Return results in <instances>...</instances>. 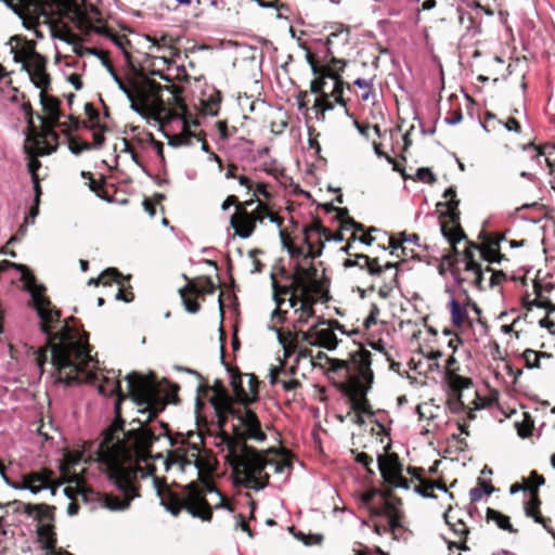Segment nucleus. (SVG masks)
<instances>
[{
  "label": "nucleus",
  "instance_id": "1",
  "mask_svg": "<svg viewBox=\"0 0 555 555\" xmlns=\"http://www.w3.org/2000/svg\"><path fill=\"white\" fill-rule=\"evenodd\" d=\"M46 336V346L37 351L36 362L43 371L46 364L52 367L55 382L70 385L74 382L90 383L96 386L103 396L117 395L115 402L116 420L104 433L100 442H92L88 449L73 462L94 461L105 469L108 479L119 490V495H104L103 505L109 511H124L138 496L134 481L137 479V462L150 456L153 442L157 439L154 428L149 426L166 406L159 397L156 383L137 373L126 376L129 396L138 408V414L131 422L137 427L124 430L120 417V383L115 371L102 373L98 360L90 354V347L79 330L66 320L61 322V312L56 320L51 321Z\"/></svg>",
  "mask_w": 555,
  "mask_h": 555
},
{
  "label": "nucleus",
  "instance_id": "2",
  "mask_svg": "<svg viewBox=\"0 0 555 555\" xmlns=\"http://www.w3.org/2000/svg\"><path fill=\"white\" fill-rule=\"evenodd\" d=\"M230 384L234 399L220 382L211 388L209 399L221 428L229 415L233 420V436L222 434V442L228 451L224 459L238 482L247 489L259 491L263 489V482L259 481L263 461L256 449L246 444L247 440L263 442L267 439L257 414L248 408L257 398L258 383L254 375L232 373Z\"/></svg>",
  "mask_w": 555,
  "mask_h": 555
},
{
  "label": "nucleus",
  "instance_id": "3",
  "mask_svg": "<svg viewBox=\"0 0 555 555\" xmlns=\"http://www.w3.org/2000/svg\"><path fill=\"white\" fill-rule=\"evenodd\" d=\"M153 486L160 504L173 516H178L181 509L185 508L193 517L210 520L211 508L205 499V492L216 494L218 498V502L215 504L216 507L225 505L224 498L209 483L201 488L197 483L191 482L182 488L180 494L168 489L157 477H153Z\"/></svg>",
  "mask_w": 555,
  "mask_h": 555
},
{
  "label": "nucleus",
  "instance_id": "4",
  "mask_svg": "<svg viewBox=\"0 0 555 555\" xmlns=\"http://www.w3.org/2000/svg\"><path fill=\"white\" fill-rule=\"evenodd\" d=\"M119 89L126 94L130 101V107L137 113L146 112L152 118L160 125L170 124L173 120L181 121L182 128L185 127L183 115L185 106L178 93L172 92L168 87L157 86V92L166 90L169 96L165 101L162 94L149 96L143 90H140L133 83L121 81Z\"/></svg>",
  "mask_w": 555,
  "mask_h": 555
},
{
  "label": "nucleus",
  "instance_id": "5",
  "mask_svg": "<svg viewBox=\"0 0 555 555\" xmlns=\"http://www.w3.org/2000/svg\"><path fill=\"white\" fill-rule=\"evenodd\" d=\"M274 279V275H272ZM273 299L276 308L273 310L271 318L278 323L283 321L281 307L284 302L282 295H289L288 302L291 308L298 306V298L315 297L320 292V283L317 279V269L313 266L305 267L297 264L291 276L288 285L280 286L273 280Z\"/></svg>",
  "mask_w": 555,
  "mask_h": 555
},
{
  "label": "nucleus",
  "instance_id": "6",
  "mask_svg": "<svg viewBox=\"0 0 555 555\" xmlns=\"http://www.w3.org/2000/svg\"><path fill=\"white\" fill-rule=\"evenodd\" d=\"M9 268H15L22 273V280L25 282V286L30 293L31 301L39 319V327L41 332H48L51 321L57 319L59 310L52 306L50 299L44 296V286L36 283L35 276L24 264L14 263L9 260L0 262V273Z\"/></svg>",
  "mask_w": 555,
  "mask_h": 555
},
{
  "label": "nucleus",
  "instance_id": "7",
  "mask_svg": "<svg viewBox=\"0 0 555 555\" xmlns=\"http://www.w3.org/2000/svg\"><path fill=\"white\" fill-rule=\"evenodd\" d=\"M343 89L344 83L339 75L333 73L332 69H326V73L321 74V76H318L311 81V92L322 94V98L317 99L314 103V106L321 111L322 115L324 112L334 108L333 103L327 100L330 95L333 96L338 104L346 105L343 98Z\"/></svg>",
  "mask_w": 555,
  "mask_h": 555
},
{
  "label": "nucleus",
  "instance_id": "8",
  "mask_svg": "<svg viewBox=\"0 0 555 555\" xmlns=\"http://www.w3.org/2000/svg\"><path fill=\"white\" fill-rule=\"evenodd\" d=\"M371 364V352L364 349L351 353L348 361L330 359V370L333 372L344 371V377L347 379L346 384H350L360 378L369 382L373 379L374 374Z\"/></svg>",
  "mask_w": 555,
  "mask_h": 555
},
{
  "label": "nucleus",
  "instance_id": "9",
  "mask_svg": "<svg viewBox=\"0 0 555 555\" xmlns=\"http://www.w3.org/2000/svg\"><path fill=\"white\" fill-rule=\"evenodd\" d=\"M8 505L22 506L24 514L38 520L39 525L37 527V534L39 541L42 543V547L46 551L54 550L56 544L55 533L53 531V526L50 522H47L53 519L52 507L43 504H26L20 501H14Z\"/></svg>",
  "mask_w": 555,
  "mask_h": 555
},
{
  "label": "nucleus",
  "instance_id": "10",
  "mask_svg": "<svg viewBox=\"0 0 555 555\" xmlns=\"http://www.w3.org/2000/svg\"><path fill=\"white\" fill-rule=\"evenodd\" d=\"M325 322H319L312 325L308 331L301 333V339L310 346L334 350L338 345L335 330L341 333L345 331L337 321L330 322L328 326H323Z\"/></svg>",
  "mask_w": 555,
  "mask_h": 555
},
{
  "label": "nucleus",
  "instance_id": "11",
  "mask_svg": "<svg viewBox=\"0 0 555 555\" xmlns=\"http://www.w3.org/2000/svg\"><path fill=\"white\" fill-rule=\"evenodd\" d=\"M378 469L383 479L393 488H410L409 480L402 476V466L396 454H379L377 457Z\"/></svg>",
  "mask_w": 555,
  "mask_h": 555
},
{
  "label": "nucleus",
  "instance_id": "12",
  "mask_svg": "<svg viewBox=\"0 0 555 555\" xmlns=\"http://www.w3.org/2000/svg\"><path fill=\"white\" fill-rule=\"evenodd\" d=\"M373 380L374 378L371 379L370 382L362 380V378H360L356 382H351L350 384L344 385V391L348 396L352 409L359 414L371 413L366 395L372 387Z\"/></svg>",
  "mask_w": 555,
  "mask_h": 555
},
{
  "label": "nucleus",
  "instance_id": "13",
  "mask_svg": "<svg viewBox=\"0 0 555 555\" xmlns=\"http://www.w3.org/2000/svg\"><path fill=\"white\" fill-rule=\"evenodd\" d=\"M10 53L13 55V61L22 65V68L29 66V63L35 59V55H40L36 52V43L33 40H27L22 36H13L7 42Z\"/></svg>",
  "mask_w": 555,
  "mask_h": 555
},
{
  "label": "nucleus",
  "instance_id": "14",
  "mask_svg": "<svg viewBox=\"0 0 555 555\" xmlns=\"http://www.w3.org/2000/svg\"><path fill=\"white\" fill-rule=\"evenodd\" d=\"M464 264L466 276H461L457 270H452V275L456 283L461 285L464 282H468L478 289H483L485 270L474 260L469 248L465 251Z\"/></svg>",
  "mask_w": 555,
  "mask_h": 555
},
{
  "label": "nucleus",
  "instance_id": "15",
  "mask_svg": "<svg viewBox=\"0 0 555 555\" xmlns=\"http://www.w3.org/2000/svg\"><path fill=\"white\" fill-rule=\"evenodd\" d=\"M344 267H358L361 270H366L372 276H382L387 271H393V279L397 276L396 264L387 262L384 266H380L377 259H371L364 254H357L353 258L346 259Z\"/></svg>",
  "mask_w": 555,
  "mask_h": 555
},
{
  "label": "nucleus",
  "instance_id": "16",
  "mask_svg": "<svg viewBox=\"0 0 555 555\" xmlns=\"http://www.w3.org/2000/svg\"><path fill=\"white\" fill-rule=\"evenodd\" d=\"M47 61L42 55H35V59L29 63V66L22 68L27 72L34 85L44 91L50 85L49 75L46 72Z\"/></svg>",
  "mask_w": 555,
  "mask_h": 555
},
{
  "label": "nucleus",
  "instance_id": "17",
  "mask_svg": "<svg viewBox=\"0 0 555 555\" xmlns=\"http://www.w3.org/2000/svg\"><path fill=\"white\" fill-rule=\"evenodd\" d=\"M525 152L528 154L533 164H535L539 168H548L555 164V147L545 145L542 149L537 147L535 145L528 144L525 146Z\"/></svg>",
  "mask_w": 555,
  "mask_h": 555
},
{
  "label": "nucleus",
  "instance_id": "18",
  "mask_svg": "<svg viewBox=\"0 0 555 555\" xmlns=\"http://www.w3.org/2000/svg\"><path fill=\"white\" fill-rule=\"evenodd\" d=\"M230 221L231 225L235 230V233L241 238H248L256 228L246 208L242 209L237 207V211L233 216H231Z\"/></svg>",
  "mask_w": 555,
  "mask_h": 555
},
{
  "label": "nucleus",
  "instance_id": "19",
  "mask_svg": "<svg viewBox=\"0 0 555 555\" xmlns=\"http://www.w3.org/2000/svg\"><path fill=\"white\" fill-rule=\"evenodd\" d=\"M40 102L46 113V117L42 118V122L46 128H52L60 121L61 113L59 109V100L46 94L43 91L40 93Z\"/></svg>",
  "mask_w": 555,
  "mask_h": 555
},
{
  "label": "nucleus",
  "instance_id": "20",
  "mask_svg": "<svg viewBox=\"0 0 555 555\" xmlns=\"http://www.w3.org/2000/svg\"><path fill=\"white\" fill-rule=\"evenodd\" d=\"M260 459L263 461V467L261 474H259V481L263 482V488L267 487L269 481V474L266 472L268 466L272 467L275 474L284 475L287 478L292 470V462L288 459H282L280 461H270L260 454Z\"/></svg>",
  "mask_w": 555,
  "mask_h": 555
},
{
  "label": "nucleus",
  "instance_id": "21",
  "mask_svg": "<svg viewBox=\"0 0 555 555\" xmlns=\"http://www.w3.org/2000/svg\"><path fill=\"white\" fill-rule=\"evenodd\" d=\"M27 490L37 494L42 490L52 489L51 474L47 470L33 472L25 475Z\"/></svg>",
  "mask_w": 555,
  "mask_h": 555
},
{
  "label": "nucleus",
  "instance_id": "22",
  "mask_svg": "<svg viewBox=\"0 0 555 555\" xmlns=\"http://www.w3.org/2000/svg\"><path fill=\"white\" fill-rule=\"evenodd\" d=\"M383 513L386 516V524H377L375 525V530L377 533L383 531H390L395 538H397V532L401 529L400 515L398 511L392 508L391 506H384Z\"/></svg>",
  "mask_w": 555,
  "mask_h": 555
},
{
  "label": "nucleus",
  "instance_id": "23",
  "mask_svg": "<svg viewBox=\"0 0 555 555\" xmlns=\"http://www.w3.org/2000/svg\"><path fill=\"white\" fill-rule=\"evenodd\" d=\"M503 240V237H499L495 240H490L486 243H483L480 247L476 245H472L473 248L479 249L481 257L488 261V262H500L501 261V254H500V242Z\"/></svg>",
  "mask_w": 555,
  "mask_h": 555
},
{
  "label": "nucleus",
  "instance_id": "24",
  "mask_svg": "<svg viewBox=\"0 0 555 555\" xmlns=\"http://www.w3.org/2000/svg\"><path fill=\"white\" fill-rule=\"evenodd\" d=\"M448 308L450 310L452 324L455 327H462L468 318L466 305L460 304L453 296H451L448 301Z\"/></svg>",
  "mask_w": 555,
  "mask_h": 555
},
{
  "label": "nucleus",
  "instance_id": "25",
  "mask_svg": "<svg viewBox=\"0 0 555 555\" xmlns=\"http://www.w3.org/2000/svg\"><path fill=\"white\" fill-rule=\"evenodd\" d=\"M315 297L298 298V305L294 308L297 314L296 322L299 324H307L311 318L314 317L313 304Z\"/></svg>",
  "mask_w": 555,
  "mask_h": 555
},
{
  "label": "nucleus",
  "instance_id": "26",
  "mask_svg": "<svg viewBox=\"0 0 555 555\" xmlns=\"http://www.w3.org/2000/svg\"><path fill=\"white\" fill-rule=\"evenodd\" d=\"M305 244L307 245V253L305 255L306 258L314 259L321 255V249H315L312 243L310 242V233L315 232L319 235H325V240L330 241V237L326 235V229L321 224H312L308 228H305Z\"/></svg>",
  "mask_w": 555,
  "mask_h": 555
},
{
  "label": "nucleus",
  "instance_id": "27",
  "mask_svg": "<svg viewBox=\"0 0 555 555\" xmlns=\"http://www.w3.org/2000/svg\"><path fill=\"white\" fill-rule=\"evenodd\" d=\"M539 498L537 493L532 491L530 500L525 505L526 516L533 518L535 522L541 524L543 527H546V519L539 514Z\"/></svg>",
  "mask_w": 555,
  "mask_h": 555
},
{
  "label": "nucleus",
  "instance_id": "28",
  "mask_svg": "<svg viewBox=\"0 0 555 555\" xmlns=\"http://www.w3.org/2000/svg\"><path fill=\"white\" fill-rule=\"evenodd\" d=\"M25 150L28 153V155L30 156L27 167H28V171L30 172L31 179H33L35 177H38L37 170L41 166L40 162L35 156L50 154L53 151V149L43 150L39 146H36V149H34V151H33L28 146H25Z\"/></svg>",
  "mask_w": 555,
  "mask_h": 555
},
{
  "label": "nucleus",
  "instance_id": "29",
  "mask_svg": "<svg viewBox=\"0 0 555 555\" xmlns=\"http://www.w3.org/2000/svg\"><path fill=\"white\" fill-rule=\"evenodd\" d=\"M121 275L115 268H108L105 271L102 272V274L98 278H91L88 281V285H95L98 286L100 283L103 285H107L109 281L116 282L118 285H122L121 283Z\"/></svg>",
  "mask_w": 555,
  "mask_h": 555
},
{
  "label": "nucleus",
  "instance_id": "30",
  "mask_svg": "<svg viewBox=\"0 0 555 555\" xmlns=\"http://www.w3.org/2000/svg\"><path fill=\"white\" fill-rule=\"evenodd\" d=\"M443 197L447 199L446 202V206H447V211L446 214L450 217V219L455 222L457 219H459V216H460V212L457 210V206H459V201H456V193L455 191L450 188L448 190L444 191L443 193Z\"/></svg>",
  "mask_w": 555,
  "mask_h": 555
},
{
  "label": "nucleus",
  "instance_id": "31",
  "mask_svg": "<svg viewBox=\"0 0 555 555\" xmlns=\"http://www.w3.org/2000/svg\"><path fill=\"white\" fill-rule=\"evenodd\" d=\"M254 204H257L256 207L248 211L249 217L251 218V221L256 225L257 222H262L266 219L268 207L266 204H263L260 201H256L254 198L245 202V207H251Z\"/></svg>",
  "mask_w": 555,
  "mask_h": 555
},
{
  "label": "nucleus",
  "instance_id": "32",
  "mask_svg": "<svg viewBox=\"0 0 555 555\" xmlns=\"http://www.w3.org/2000/svg\"><path fill=\"white\" fill-rule=\"evenodd\" d=\"M487 519L493 520L496 522L498 527L509 531V532H516V530L513 528V526L509 522V517L503 515L502 513L494 511L492 508L487 509Z\"/></svg>",
  "mask_w": 555,
  "mask_h": 555
},
{
  "label": "nucleus",
  "instance_id": "33",
  "mask_svg": "<svg viewBox=\"0 0 555 555\" xmlns=\"http://www.w3.org/2000/svg\"><path fill=\"white\" fill-rule=\"evenodd\" d=\"M541 358H551L546 352H538L532 349H527L524 352V359L529 369H539Z\"/></svg>",
  "mask_w": 555,
  "mask_h": 555
},
{
  "label": "nucleus",
  "instance_id": "34",
  "mask_svg": "<svg viewBox=\"0 0 555 555\" xmlns=\"http://www.w3.org/2000/svg\"><path fill=\"white\" fill-rule=\"evenodd\" d=\"M335 39H338L343 44H347L349 41V31L340 28L339 30L333 31L328 35L325 40L327 51L331 53V47L334 44Z\"/></svg>",
  "mask_w": 555,
  "mask_h": 555
},
{
  "label": "nucleus",
  "instance_id": "35",
  "mask_svg": "<svg viewBox=\"0 0 555 555\" xmlns=\"http://www.w3.org/2000/svg\"><path fill=\"white\" fill-rule=\"evenodd\" d=\"M449 385L453 390L461 391L467 389L472 385V380L467 377H463L456 374H450Z\"/></svg>",
  "mask_w": 555,
  "mask_h": 555
},
{
  "label": "nucleus",
  "instance_id": "36",
  "mask_svg": "<svg viewBox=\"0 0 555 555\" xmlns=\"http://www.w3.org/2000/svg\"><path fill=\"white\" fill-rule=\"evenodd\" d=\"M188 287L189 291L193 294H210L215 289L214 283L208 279L201 282V284L189 283Z\"/></svg>",
  "mask_w": 555,
  "mask_h": 555
},
{
  "label": "nucleus",
  "instance_id": "37",
  "mask_svg": "<svg viewBox=\"0 0 555 555\" xmlns=\"http://www.w3.org/2000/svg\"><path fill=\"white\" fill-rule=\"evenodd\" d=\"M441 232H442L443 236L452 244L460 242L464 237V234L460 229H456V228L449 229L444 224L441 225Z\"/></svg>",
  "mask_w": 555,
  "mask_h": 555
},
{
  "label": "nucleus",
  "instance_id": "38",
  "mask_svg": "<svg viewBox=\"0 0 555 555\" xmlns=\"http://www.w3.org/2000/svg\"><path fill=\"white\" fill-rule=\"evenodd\" d=\"M186 291H189L188 286L185 288L179 289L184 307L188 312L196 313L199 310V305L194 299H191L190 297L186 296Z\"/></svg>",
  "mask_w": 555,
  "mask_h": 555
},
{
  "label": "nucleus",
  "instance_id": "39",
  "mask_svg": "<svg viewBox=\"0 0 555 555\" xmlns=\"http://www.w3.org/2000/svg\"><path fill=\"white\" fill-rule=\"evenodd\" d=\"M280 238H281L282 245L287 249V251L291 254L292 257L300 256L304 254L301 248L295 247L292 245L291 240H289L288 235L285 233V231H283V230L280 231Z\"/></svg>",
  "mask_w": 555,
  "mask_h": 555
},
{
  "label": "nucleus",
  "instance_id": "40",
  "mask_svg": "<svg viewBox=\"0 0 555 555\" xmlns=\"http://www.w3.org/2000/svg\"><path fill=\"white\" fill-rule=\"evenodd\" d=\"M354 85L363 90V93L361 95L363 101H367L371 98V95L373 94L372 83L370 80H366L363 78H357L354 80Z\"/></svg>",
  "mask_w": 555,
  "mask_h": 555
},
{
  "label": "nucleus",
  "instance_id": "41",
  "mask_svg": "<svg viewBox=\"0 0 555 555\" xmlns=\"http://www.w3.org/2000/svg\"><path fill=\"white\" fill-rule=\"evenodd\" d=\"M420 237L416 234H408L405 232L400 233V242L397 243L395 238H390V246L392 249H398L403 242H410L414 244H418Z\"/></svg>",
  "mask_w": 555,
  "mask_h": 555
},
{
  "label": "nucleus",
  "instance_id": "42",
  "mask_svg": "<svg viewBox=\"0 0 555 555\" xmlns=\"http://www.w3.org/2000/svg\"><path fill=\"white\" fill-rule=\"evenodd\" d=\"M416 178L417 180L429 184H433L436 181L435 175L431 172V170L425 167L418 168L416 170Z\"/></svg>",
  "mask_w": 555,
  "mask_h": 555
},
{
  "label": "nucleus",
  "instance_id": "43",
  "mask_svg": "<svg viewBox=\"0 0 555 555\" xmlns=\"http://www.w3.org/2000/svg\"><path fill=\"white\" fill-rule=\"evenodd\" d=\"M280 374H287L282 362L280 363L279 366H272L270 369L269 380L271 385L281 384L282 379L279 378Z\"/></svg>",
  "mask_w": 555,
  "mask_h": 555
},
{
  "label": "nucleus",
  "instance_id": "44",
  "mask_svg": "<svg viewBox=\"0 0 555 555\" xmlns=\"http://www.w3.org/2000/svg\"><path fill=\"white\" fill-rule=\"evenodd\" d=\"M68 147L73 154L78 155L83 151L90 150L91 144H89L87 142H79L76 139H72V140H69Z\"/></svg>",
  "mask_w": 555,
  "mask_h": 555
},
{
  "label": "nucleus",
  "instance_id": "45",
  "mask_svg": "<svg viewBox=\"0 0 555 555\" xmlns=\"http://www.w3.org/2000/svg\"><path fill=\"white\" fill-rule=\"evenodd\" d=\"M166 464H178L181 466L182 469H184L185 465L191 464V461L184 459L181 454L175 451L168 454Z\"/></svg>",
  "mask_w": 555,
  "mask_h": 555
},
{
  "label": "nucleus",
  "instance_id": "46",
  "mask_svg": "<svg viewBox=\"0 0 555 555\" xmlns=\"http://www.w3.org/2000/svg\"><path fill=\"white\" fill-rule=\"evenodd\" d=\"M447 524L450 525L452 531L454 532L455 535L460 537V538H463L465 540L466 535L468 534V528L467 526L459 520L455 524H450L448 520H447Z\"/></svg>",
  "mask_w": 555,
  "mask_h": 555
},
{
  "label": "nucleus",
  "instance_id": "47",
  "mask_svg": "<svg viewBox=\"0 0 555 555\" xmlns=\"http://www.w3.org/2000/svg\"><path fill=\"white\" fill-rule=\"evenodd\" d=\"M529 309H531L533 306L544 308L547 310V314L555 311V305L547 299H534L529 304Z\"/></svg>",
  "mask_w": 555,
  "mask_h": 555
},
{
  "label": "nucleus",
  "instance_id": "48",
  "mask_svg": "<svg viewBox=\"0 0 555 555\" xmlns=\"http://www.w3.org/2000/svg\"><path fill=\"white\" fill-rule=\"evenodd\" d=\"M433 405L429 404V403H423V404H418L417 408H416V412L420 416V418H433L434 417V414H433Z\"/></svg>",
  "mask_w": 555,
  "mask_h": 555
},
{
  "label": "nucleus",
  "instance_id": "49",
  "mask_svg": "<svg viewBox=\"0 0 555 555\" xmlns=\"http://www.w3.org/2000/svg\"><path fill=\"white\" fill-rule=\"evenodd\" d=\"M485 273H490L489 278V286L493 287L495 284L500 283L504 278L505 274L502 271L493 272L489 267L485 269Z\"/></svg>",
  "mask_w": 555,
  "mask_h": 555
},
{
  "label": "nucleus",
  "instance_id": "50",
  "mask_svg": "<svg viewBox=\"0 0 555 555\" xmlns=\"http://www.w3.org/2000/svg\"><path fill=\"white\" fill-rule=\"evenodd\" d=\"M529 482L530 491H534L537 493V489L544 483V478L535 472H532L529 477Z\"/></svg>",
  "mask_w": 555,
  "mask_h": 555
},
{
  "label": "nucleus",
  "instance_id": "51",
  "mask_svg": "<svg viewBox=\"0 0 555 555\" xmlns=\"http://www.w3.org/2000/svg\"><path fill=\"white\" fill-rule=\"evenodd\" d=\"M121 142H122V145H124V147H122V150H121V151H122V152H125V153H128V154H129V156H131V159H132V160H133L138 166L142 167V165H141V163H140V160H139V156H138V154H137V153H135V151L131 147V145H130V143L128 142V140H127V139H122V140H121Z\"/></svg>",
  "mask_w": 555,
  "mask_h": 555
},
{
  "label": "nucleus",
  "instance_id": "52",
  "mask_svg": "<svg viewBox=\"0 0 555 555\" xmlns=\"http://www.w3.org/2000/svg\"><path fill=\"white\" fill-rule=\"evenodd\" d=\"M75 492H78L85 500H87L88 492L79 483L77 485V489H74L72 487H66L64 489L65 495H67L69 499H73Z\"/></svg>",
  "mask_w": 555,
  "mask_h": 555
},
{
  "label": "nucleus",
  "instance_id": "53",
  "mask_svg": "<svg viewBox=\"0 0 555 555\" xmlns=\"http://www.w3.org/2000/svg\"><path fill=\"white\" fill-rule=\"evenodd\" d=\"M270 328H271V330H273V331L276 333V335H278V340H279V343H280V344L283 346V348H284V354H285V357H286V358H287V357H289V354H291L292 350H291V347L286 345V343H285V338H284V335H283V333L281 332V330L276 328L275 326H272V327H270Z\"/></svg>",
  "mask_w": 555,
  "mask_h": 555
},
{
  "label": "nucleus",
  "instance_id": "54",
  "mask_svg": "<svg viewBox=\"0 0 555 555\" xmlns=\"http://www.w3.org/2000/svg\"><path fill=\"white\" fill-rule=\"evenodd\" d=\"M190 135L188 134H179V135H175L171 140H170V144L173 145V146H181V145H186L190 143Z\"/></svg>",
  "mask_w": 555,
  "mask_h": 555
},
{
  "label": "nucleus",
  "instance_id": "55",
  "mask_svg": "<svg viewBox=\"0 0 555 555\" xmlns=\"http://www.w3.org/2000/svg\"><path fill=\"white\" fill-rule=\"evenodd\" d=\"M429 481H422L421 485L414 488V491L424 498H434V495L429 493L430 488L426 487Z\"/></svg>",
  "mask_w": 555,
  "mask_h": 555
},
{
  "label": "nucleus",
  "instance_id": "56",
  "mask_svg": "<svg viewBox=\"0 0 555 555\" xmlns=\"http://www.w3.org/2000/svg\"><path fill=\"white\" fill-rule=\"evenodd\" d=\"M219 138L223 141L229 139L228 126L225 121H218L216 124Z\"/></svg>",
  "mask_w": 555,
  "mask_h": 555
},
{
  "label": "nucleus",
  "instance_id": "57",
  "mask_svg": "<svg viewBox=\"0 0 555 555\" xmlns=\"http://www.w3.org/2000/svg\"><path fill=\"white\" fill-rule=\"evenodd\" d=\"M462 119H463L462 112L461 111H455V112L452 113L451 116L446 117V122L448 125L454 126V125L460 124Z\"/></svg>",
  "mask_w": 555,
  "mask_h": 555
},
{
  "label": "nucleus",
  "instance_id": "58",
  "mask_svg": "<svg viewBox=\"0 0 555 555\" xmlns=\"http://www.w3.org/2000/svg\"><path fill=\"white\" fill-rule=\"evenodd\" d=\"M504 127L508 131H514V132H519L520 131L519 122L515 118H513V117H511V118H508L506 120V122L504 124Z\"/></svg>",
  "mask_w": 555,
  "mask_h": 555
},
{
  "label": "nucleus",
  "instance_id": "59",
  "mask_svg": "<svg viewBox=\"0 0 555 555\" xmlns=\"http://www.w3.org/2000/svg\"><path fill=\"white\" fill-rule=\"evenodd\" d=\"M281 385L285 391H292L299 386V382L296 379H282Z\"/></svg>",
  "mask_w": 555,
  "mask_h": 555
},
{
  "label": "nucleus",
  "instance_id": "60",
  "mask_svg": "<svg viewBox=\"0 0 555 555\" xmlns=\"http://www.w3.org/2000/svg\"><path fill=\"white\" fill-rule=\"evenodd\" d=\"M356 461L357 463L365 466V467H369V465L373 462V459L371 456H369L366 453H358L357 456H356Z\"/></svg>",
  "mask_w": 555,
  "mask_h": 555
},
{
  "label": "nucleus",
  "instance_id": "61",
  "mask_svg": "<svg viewBox=\"0 0 555 555\" xmlns=\"http://www.w3.org/2000/svg\"><path fill=\"white\" fill-rule=\"evenodd\" d=\"M323 537L321 534H311L309 535V540L306 539L305 534H301V540L306 545L319 544L321 543Z\"/></svg>",
  "mask_w": 555,
  "mask_h": 555
},
{
  "label": "nucleus",
  "instance_id": "62",
  "mask_svg": "<svg viewBox=\"0 0 555 555\" xmlns=\"http://www.w3.org/2000/svg\"><path fill=\"white\" fill-rule=\"evenodd\" d=\"M539 324L541 327H545L550 331V333L554 334L555 331H554V327H555V323L550 320L548 315L542 318L540 321H539Z\"/></svg>",
  "mask_w": 555,
  "mask_h": 555
},
{
  "label": "nucleus",
  "instance_id": "63",
  "mask_svg": "<svg viewBox=\"0 0 555 555\" xmlns=\"http://www.w3.org/2000/svg\"><path fill=\"white\" fill-rule=\"evenodd\" d=\"M482 490L480 487H475L469 490V498L472 502H478L482 499Z\"/></svg>",
  "mask_w": 555,
  "mask_h": 555
},
{
  "label": "nucleus",
  "instance_id": "64",
  "mask_svg": "<svg viewBox=\"0 0 555 555\" xmlns=\"http://www.w3.org/2000/svg\"><path fill=\"white\" fill-rule=\"evenodd\" d=\"M255 196L257 195H261L263 196L264 198H270V193L269 191L267 190V185L264 183H258L256 185V189H255V193H254Z\"/></svg>",
  "mask_w": 555,
  "mask_h": 555
}]
</instances>
